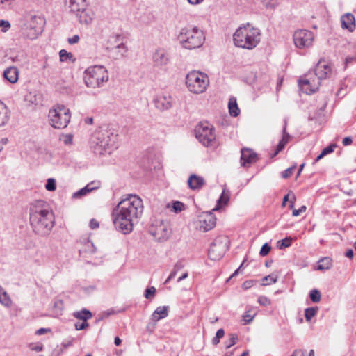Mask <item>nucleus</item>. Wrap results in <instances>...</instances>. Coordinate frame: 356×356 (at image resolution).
Returning <instances> with one entry per match:
<instances>
[{
  "label": "nucleus",
  "instance_id": "51",
  "mask_svg": "<svg viewBox=\"0 0 356 356\" xmlns=\"http://www.w3.org/2000/svg\"><path fill=\"white\" fill-rule=\"evenodd\" d=\"M74 325L76 330H82L88 326V323L86 321H83L82 323H76Z\"/></svg>",
  "mask_w": 356,
  "mask_h": 356
},
{
  "label": "nucleus",
  "instance_id": "35",
  "mask_svg": "<svg viewBox=\"0 0 356 356\" xmlns=\"http://www.w3.org/2000/svg\"><path fill=\"white\" fill-rule=\"evenodd\" d=\"M96 251V248L94 245V244L89 240H88L85 245L84 248L82 250H79L80 254L83 252H89V253H94Z\"/></svg>",
  "mask_w": 356,
  "mask_h": 356
},
{
  "label": "nucleus",
  "instance_id": "48",
  "mask_svg": "<svg viewBox=\"0 0 356 356\" xmlns=\"http://www.w3.org/2000/svg\"><path fill=\"white\" fill-rule=\"evenodd\" d=\"M337 145L335 144H331L329 146L326 147L322 150L323 155H327L334 152Z\"/></svg>",
  "mask_w": 356,
  "mask_h": 356
},
{
  "label": "nucleus",
  "instance_id": "36",
  "mask_svg": "<svg viewBox=\"0 0 356 356\" xmlns=\"http://www.w3.org/2000/svg\"><path fill=\"white\" fill-rule=\"evenodd\" d=\"M228 109L229 111H240L238 107L236 97H232L229 98L228 102Z\"/></svg>",
  "mask_w": 356,
  "mask_h": 356
},
{
  "label": "nucleus",
  "instance_id": "5",
  "mask_svg": "<svg viewBox=\"0 0 356 356\" xmlns=\"http://www.w3.org/2000/svg\"><path fill=\"white\" fill-rule=\"evenodd\" d=\"M235 46L239 48L252 50L260 42L261 31L250 24L238 27L233 35Z\"/></svg>",
  "mask_w": 356,
  "mask_h": 356
},
{
  "label": "nucleus",
  "instance_id": "43",
  "mask_svg": "<svg viewBox=\"0 0 356 356\" xmlns=\"http://www.w3.org/2000/svg\"><path fill=\"white\" fill-rule=\"evenodd\" d=\"M279 248L283 249L284 248L289 247L291 245V238H285L279 242Z\"/></svg>",
  "mask_w": 356,
  "mask_h": 356
},
{
  "label": "nucleus",
  "instance_id": "61",
  "mask_svg": "<svg viewBox=\"0 0 356 356\" xmlns=\"http://www.w3.org/2000/svg\"><path fill=\"white\" fill-rule=\"evenodd\" d=\"M72 141V137L70 135H67L65 136V139L63 140L65 145L71 144Z\"/></svg>",
  "mask_w": 356,
  "mask_h": 356
},
{
  "label": "nucleus",
  "instance_id": "2",
  "mask_svg": "<svg viewBox=\"0 0 356 356\" xmlns=\"http://www.w3.org/2000/svg\"><path fill=\"white\" fill-rule=\"evenodd\" d=\"M29 219L33 232L41 236L49 235L54 225V215L42 200L31 204Z\"/></svg>",
  "mask_w": 356,
  "mask_h": 356
},
{
  "label": "nucleus",
  "instance_id": "30",
  "mask_svg": "<svg viewBox=\"0 0 356 356\" xmlns=\"http://www.w3.org/2000/svg\"><path fill=\"white\" fill-rule=\"evenodd\" d=\"M73 316L76 318L82 320L83 321H87V320L91 318L92 316V313L86 309H83L81 311L74 312L73 313Z\"/></svg>",
  "mask_w": 356,
  "mask_h": 356
},
{
  "label": "nucleus",
  "instance_id": "6",
  "mask_svg": "<svg viewBox=\"0 0 356 356\" xmlns=\"http://www.w3.org/2000/svg\"><path fill=\"white\" fill-rule=\"evenodd\" d=\"M178 40L184 48L194 49L202 46L205 37L203 31L197 27L188 26L181 29Z\"/></svg>",
  "mask_w": 356,
  "mask_h": 356
},
{
  "label": "nucleus",
  "instance_id": "23",
  "mask_svg": "<svg viewBox=\"0 0 356 356\" xmlns=\"http://www.w3.org/2000/svg\"><path fill=\"white\" fill-rule=\"evenodd\" d=\"M110 52L113 54V58L114 59H118L126 55L127 52V47L124 43H120V44L111 48L110 49Z\"/></svg>",
  "mask_w": 356,
  "mask_h": 356
},
{
  "label": "nucleus",
  "instance_id": "55",
  "mask_svg": "<svg viewBox=\"0 0 356 356\" xmlns=\"http://www.w3.org/2000/svg\"><path fill=\"white\" fill-rule=\"evenodd\" d=\"M63 110H65V105H63V104H56L49 111L56 112V111H62Z\"/></svg>",
  "mask_w": 356,
  "mask_h": 356
},
{
  "label": "nucleus",
  "instance_id": "58",
  "mask_svg": "<svg viewBox=\"0 0 356 356\" xmlns=\"http://www.w3.org/2000/svg\"><path fill=\"white\" fill-rule=\"evenodd\" d=\"M353 143L351 137H346L343 139L342 143L344 146L350 145Z\"/></svg>",
  "mask_w": 356,
  "mask_h": 356
},
{
  "label": "nucleus",
  "instance_id": "25",
  "mask_svg": "<svg viewBox=\"0 0 356 356\" xmlns=\"http://www.w3.org/2000/svg\"><path fill=\"white\" fill-rule=\"evenodd\" d=\"M0 303L7 308L11 307L13 305L10 296L1 286H0Z\"/></svg>",
  "mask_w": 356,
  "mask_h": 356
},
{
  "label": "nucleus",
  "instance_id": "49",
  "mask_svg": "<svg viewBox=\"0 0 356 356\" xmlns=\"http://www.w3.org/2000/svg\"><path fill=\"white\" fill-rule=\"evenodd\" d=\"M295 168V166L291 167L283 171L282 173V177L284 179L289 177L292 175Z\"/></svg>",
  "mask_w": 356,
  "mask_h": 356
},
{
  "label": "nucleus",
  "instance_id": "11",
  "mask_svg": "<svg viewBox=\"0 0 356 356\" xmlns=\"http://www.w3.org/2000/svg\"><path fill=\"white\" fill-rule=\"evenodd\" d=\"M149 232L158 241H165L168 239L171 230L167 222L161 220H155L151 225Z\"/></svg>",
  "mask_w": 356,
  "mask_h": 356
},
{
  "label": "nucleus",
  "instance_id": "39",
  "mask_svg": "<svg viewBox=\"0 0 356 356\" xmlns=\"http://www.w3.org/2000/svg\"><path fill=\"white\" fill-rule=\"evenodd\" d=\"M60 60L62 62L67 60V58L71 59L73 57L72 54L68 53L66 50L62 49L59 52Z\"/></svg>",
  "mask_w": 356,
  "mask_h": 356
},
{
  "label": "nucleus",
  "instance_id": "9",
  "mask_svg": "<svg viewBox=\"0 0 356 356\" xmlns=\"http://www.w3.org/2000/svg\"><path fill=\"white\" fill-rule=\"evenodd\" d=\"M195 135L197 140L205 147L215 145L216 134L213 127L208 122H200L195 129Z\"/></svg>",
  "mask_w": 356,
  "mask_h": 356
},
{
  "label": "nucleus",
  "instance_id": "27",
  "mask_svg": "<svg viewBox=\"0 0 356 356\" xmlns=\"http://www.w3.org/2000/svg\"><path fill=\"white\" fill-rule=\"evenodd\" d=\"M257 310L256 309H254L252 307H250V309H247L244 314L242 316L243 321H244V325H247L250 323L255 316L257 315Z\"/></svg>",
  "mask_w": 356,
  "mask_h": 356
},
{
  "label": "nucleus",
  "instance_id": "8",
  "mask_svg": "<svg viewBox=\"0 0 356 356\" xmlns=\"http://www.w3.org/2000/svg\"><path fill=\"white\" fill-rule=\"evenodd\" d=\"M186 85L190 92L194 94H202L209 86V79L207 74L193 70L186 76Z\"/></svg>",
  "mask_w": 356,
  "mask_h": 356
},
{
  "label": "nucleus",
  "instance_id": "53",
  "mask_svg": "<svg viewBox=\"0 0 356 356\" xmlns=\"http://www.w3.org/2000/svg\"><path fill=\"white\" fill-rule=\"evenodd\" d=\"M306 207L305 206H302L300 209H293V213H292V215L293 216H299L301 213H303L306 211Z\"/></svg>",
  "mask_w": 356,
  "mask_h": 356
},
{
  "label": "nucleus",
  "instance_id": "29",
  "mask_svg": "<svg viewBox=\"0 0 356 356\" xmlns=\"http://www.w3.org/2000/svg\"><path fill=\"white\" fill-rule=\"evenodd\" d=\"M76 15L81 24H90L93 19L92 13H89L86 10L81 11V13H77Z\"/></svg>",
  "mask_w": 356,
  "mask_h": 356
},
{
  "label": "nucleus",
  "instance_id": "17",
  "mask_svg": "<svg viewBox=\"0 0 356 356\" xmlns=\"http://www.w3.org/2000/svg\"><path fill=\"white\" fill-rule=\"evenodd\" d=\"M202 218L200 225L201 230L207 232L215 227L216 218L211 212L205 213Z\"/></svg>",
  "mask_w": 356,
  "mask_h": 356
},
{
  "label": "nucleus",
  "instance_id": "28",
  "mask_svg": "<svg viewBox=\"0 0 356 356\" xmlns=\"http://www.w3.org/2000/svg\"><path fill=\"white\" fill-rule=\"evenodd\" d=\"M92 183L87 184L85 187L81 188L78 191L75 192L72 195V197L74 199L80 198L92 191L97 187L92 186Z\"/></svg>",
  "mask_w": 356,
  "mask_h": 356
},
{
  "label": "nucleus",
  "instance_id": "7",
  "mask_svg": "<svg viewBox=\"0 0 356 356\" xmlns=\"http://www.w3.org/2000/svg\"><path fill=\"white\" fill-rule=\"evenodd\" d=\"M83 79L88 87L99 88L108 81V73L103 65L90 66L85 70Z\"/></svg>",
  "mask_w": 356,
  "mask_h": 356
},
{
  "label": "nucleus",
  "instance_id": "42",
  "mask_svg": "<svg viewBox=\"0 0 356 356\" xmlns=\"http://www.w3.org/2000/svg\"><path fill=\"white\" fill-rule=\"evenodd\" d=\"M271 250V247L268 245V243H264L259 252V254L262 257L266 256L268 254Z\"/></svg>",
  "mask_w": 356,
  "mask_h": 356
},
{
  "label": "nucleus",
  "instance_id": "54",
  "mask_svg": "<svg viewBox=\"0 0 356 356\" xmlns=\"http://www.w3.org/2000/svg\"><path fill=\"white\" fill-rule=\"evenodd\" d=\"M51 332V330L50 328H40L35 331V334L36 335H42Z\"/></svg>",
  "mask_w": 356,
  "mask_h": 356
},
{
  "label": "nucleus",
  "instance_id": "47",
  "mask_svg": "<svg viewBox=\"0 0 356 356\" xmlns=\"http://www.w3.org/2000/svg\"><path fill=\"white\" fill-rule=\"evenodd\" d=\"M277 279L276 277H275L273 275H269L265 276L263 278V281H266L267 282V283H264L263 284L264 285H266V284H270L275 283L277 282Z\"/></svg>",
  "mask_w": 356,
  "mask_h": 356
},
{
  "label": "nucleus",
  "instance_id": "22",
  "mask_svg": "<svg viewBox=\"0 0 356 356\" xmlns=\"http://www.w3.org/2000/svg\"><path fill=\"white\" fill-rule=\"evenodd\" d=\"M19 71L15 67H9L4 70L3 76L11 83H15L18 80Z\"/></svg>",
  "mask_w": 356,
  "mask_h": 356
},
{
  "label": "nucleus",
  "instance_id": "60",
  "mask_svg": "<svg viewBox=\"0 0 356 356\" xmlns=\"http://www.w3.org/2000/svg\"><path fill=\"white\" fill-rule=\"evenodd\" d=\"M224 334H225L224 330L223 329H219L216 332V337L217 338H218L219 339H220L221 338H222L224 337Z\"/></svg>",
  "mask_w": 356,
  "mask_h": 356
},
{
  "label": "nucleus",
  "instance_id": "18",
  "mask_svg": "<svg viewBox=\"0 0 356 356\" xmlns=\"http://www.w3.org/2000/svg\"><path fill=\"white\" fill-rule=\"evenodd\" d=\"M153 104L156 109L164 111L171 108V98L170 97L158 96L154 99Z\"/></svg>",
  "mask_w": 356,
  "mask_h": 356
},
{
  "label": "nucleus",
  "instance_id": "57",
  "mask_svg": "<svg viewBox=\"0 0 356 356\" xmlns=\"http://www.w3.org/2000/svg\"><path fill=\"white\" fill-rule=\"evenodd\" d=\"M90 227L92 229H96L99 227V222L95 219H92L90 221Z\"/></svg>",
  "mask_w": 356,
  "mask_h": 356
},
{
  "label": "nucleus",
  "instance_id": "63",
  "mask_svg": "<svg viewBox=\"0 0 356 356\" xmlns=\"http://www.w3.org/2000/svg\"><path fill=\"white\" fill-rule=\"evenodd\" d=\"M252 286V281H245L243 282L242 287L244 289H248Z\"/></svg>",
  "mask_w": 356,
  "mask_h": 356
},
{
  "label": "nucleus",
  "instance_id": "33",
  "mask_svg": "<svg viewBox=\"0 0 356 356\" xmlns=\"http://www.w3.org/2000/svg\"><path fill=\"white\" fill-rule=\"evenodd\" d=\"M229 200V192L226 190H223L218 201V204L220 207L225 206L227 204Z\"/></svg>",
  "mask_w": 356,
  "mask_h": 356
},
{
  "label": "nucleus",
  "instance_id": "40",
  "mask_svg": "<svg viewBox=\"0 0 356 356\" xmlns=\"http://www.w3.org/2000/svg\"><path fill=\"white\" fill-rule=\"evenodd\" d=\"M237 340H238V335L236 334H231L229 341L226 342V344H225L226 348H229L232 346L236 344Z\"/></svg>",
  "mask_w": 356,
  "mask_h": 356
},
{
  "label": "nucleus",
  "instance_id": "4",
  "mask_svg": "<svg viewBox=\"0 0 356 356\" xmlns=\"http://www.w3.org/2000/svg\"><path fill=\"white\" fill-rule=\"evenodd\" d=\"M118 137V133L115 129L108 127H99L90 137V147L96 154H111L115 148Z\"/></svg>",
  "mask_w": 356,
  "mask_h": 356
},
{
  "label": "nucleus",
  "instance_id": "10",
  "mask_svg": "<svg viewBox=\"0 0 356 356\" xmlns=\"http://www.w3.org/2000/svg\"><path fill=\"white\" fill-rule=\"evenodd\" d=\"M229 240L226 236H218L211 243L209 257L211 260H220L228 249Z\"/></svg>",
  "mask_w": 356,
  "mask_h": 356
},
{
  "label": "nucleus",
  "instance_id": "34",
  "mask_svg": "<svg viewBox=\"0 0 356 356\" xmlns=\"http://www.w3.org/2000/svg\"><path fill=\"white\" fill-rule=\"evenodd\" d=\"M310 300L315 303L319 302L321 299V292L318 289H312L309 292Z\"/></svg>",
  "mask_w": 356,
  "mask_h": 356
},
{
  "label": "nucleus",
  "instance_id": "64",
  "mask_svg": "<svg viewBox=\"0 0 356 356\" xmlns=\"http://www.w3.org/2000/svg\"><path fill=\"white\" fill-rule=\"evenodd\" d=\"M84 122L86 124H92L93 123V118L87 117L85 118Z\"/></svg>",
  "mask_w": 356,
  "mask_h": 356
},
{
  "label": "nucleus",
  "instance_id": "44",
  "mask_svg": "<svg viewBox=\"0 0 356 356\" xmlns=\"http://www.w3.org/2000/svg\"><path fill=\"white\" fill-rule=\"evenodd\" d=\"M28 346L31 350L35 351V352H40L43 350V345L40 343H31L29 344Z\"/></svg>",
  "mask_w": 356,
  "mask_h": 356
},
{
  "label": "nucleus",
  "instance_id": "32",
  "mask_svg": "<svg viewBox=\"0 0 356 356\" xmlns=\"http://www.w3.org/2000/svg\"><path fill=\"white\" fill-rule=\"evenodd\" d=\"M318 311V307H308L305 309V317L307 322H309L311 319L317 314Z\"/></svg>",
  "mask_w": 356,
  "mask_h": 356
},
{
  "label": "nucleus",
  "instance_id": "20",
  "mask_svg": "<svg viewBox=\"0 0 356 356\" xmlns=\"http://www.w3.org/2000/svg\"><path fill=\"white\" fill-rule=\"evenodd\" d=\"M204 184V180L202 177L191 175L188 179V185L191 189H200Z\"/></svg>",
  "mask_w": 356,
  "mask_h": 356
},
{
  "label": "nucleus",
  "instance_id": "19",
  "mask_svg": "<svg viewBox=\"0 0 356 356\" xmlns=\"http://www.w3.org/2000/svg\"><path fill=\"white\" fill-rule=\"evenodd\" d=\"M341 27L353 32L355 29V19L353 14L346 13L341 17Z\"/></svg>",
  "mask_w": 356,
  "mask_h": 356
},
{
  "label": "nucleus",
  "instance_id": "13",
  "mask_svg": "<svg viewBox=\"0 0 356 356\" xmlns=\"http://www.w3.org/2000/svg\"><path fill=\"white\" fill-rule=\"evenodd\" d=\"M43 19L37 15H31L28 22L29 31L26 37L30 40H34L42 33L43 27Z\"/></svg>",
  "mask_w": 356,
  "mask_h": 356
},
{
  "label": "nucleus",
  "instance_id": "21",
  "mask_svg": "<svg viewBox=\"0 0 356 356\" xmlns=\"http://www.w3.org/2000/svg\"><path fill=\"white\" fill-rule=\"evenodd\" d=\"M169 311L168 306L158 307L152 314V320L153 321H159L168 316Z\"/></svg>",
  "mask_w": 356,
  "mask_h": 356
},
{
  "label": "nucleus",
  "instance_id": "15",
  "mask_svg": "<svg viewBox=\"0 0 356 356\" xmlns=\"http://www.w3.org/2000/svg\"><path fill=\"white\" fill-rule=\"evenodd\" d=\"M170 60L168 52L163 48L156 49L152 54V62L155 67H163L170 63Z\"/></svg>",
  "mask_w": 356,
  "mask_h": 356
},
{
  "label": "nucleus",
  "instance_id": "12",
  "mask_svg": "<svg viewBox=\"0 0 356 356\" xmlns=\"http://www.w3.org/2000/svg\"><path fill=\"white\" fill-rule=\"evenodd\" d=\"M314 40V34L307 30H298L293 33V42L299 49L308 48L312 46Z\"/></svg>",
  "mask_w": 356,
  "mask_h": 356
},
{
  "label": "nucleus",
  "instance_id": "41",
  "mask_svg": "<svg viewBox=\"0 0 356 356\" xmlns=\"http://www.w3.org/2000/svg\"><path fill=\"white\" fill-rule=\"evenodd\" d=\"M184 209V204L179 202V201H175L172 204V210L176 212L179 213L181 212Z\"/></svg>",
  "mask_w": 356,
  "mask_h": 356
},
{
  "label": "nucleus",
  "instance_id": "3",
  "mask_svg": "<svg viewBox=\"0 0 356 356\" xmlns=\"http://www.w3.org/2000/svg\"><path fill=\"white\" fill-rule=\"evenodd\" d=\"M332 73V65L323 58L319 60L314 69V72H308L298 80L300 90L307 95L316 92L321 81L329 78Z\"/></svg>",
  "mask_w": 356,
  "mask_h": 356
},
{
  "label": "nucleus",
  "instance_id": "1",
  "mask_svg": "<svg viewBox=\"0 0 356 356\" xmlns=\"http://www.w3.org/2000/svg\"><path fill=\"white\" fill-rule=\"evenodd\" d=\"M143 212L142 200L136 195H128L113 211L115 227L124 234H129L133 230L134 222L140 218Z\"/></svg>",
  "mask_w": 356,
  "mask_h": 356
},
{
  "label": "nucleus",
  "instance_id": "56",
  "mask_svg": "<svg viewBox=\"0 0 356 356\" xmlns=\"http://www.w3.org/2000/svg\"><path fill=\"white\" fill-rule=\"evenodd\" d=\"M79 41V36L78 35H74L72 38H68V42L70 44H76Z\"/></svg>",
  "mask_w": 356,
  "mask_h": 356
},
{
  "label": "nucleus",
  "instance_id": "31",
  "mask_svg": "<svg viewBox=\"0 0 356 356\" xmlns=\"http://www.w3.org/2000/svg\"><path fill=\"white\" fill-rule=\"evenodd\" d=\"M332 266V259L330 257H326L318 261L317 270H329Z\"/></svg>",
  "mask_w": 356,
  "mask_h": 356
},
{
  "label": "nucleus",
  "instance_id": "14",
  "mask_svg": "<svg viewBox=\"0 0 356 356\" xmlns=\"http://www.w3.org/2000/svg\"><path fill=\"white\" fill-rule=\"evenodd\" d=\"M50 124L56 129H63L67 127L70 120V113H49Z\"/></svg>",
  "mask_w": 356,
  "mask_h": 356
},
{
  "label": "nucleus",
  "instance_id": "45",
  "mask_svg": "<svg viewBox=\"0 0 356 356\" xmlns=\"http://www.w3.org/2000/svg\"><path fill=\"white\" fill-rule=\"evenodd\" d=\"M155 293H156L155 287L151 286V287L147 288L145 291V297L147 299H150L152 297H154Z\"/></svg>",
  "mask_w": 356,
  "mask_h": 356
},
{
  "label": "nucleus",
  "instance_id": "26",
  "mask_svg": "<svg viewBox=\"0 0 356 356\" xmlns=\"http://www.w3.org/2000/svg\"><path fill=\"white\" fill-rule=\"evenodd\" d=\"M290 138L291 136L288 133L286 132V127H284L283 129L282 138L277 145L274 156L277 155L280 152H281L284 149V146L289 141Z\"/></svg>",
  "mask_w": 356,
  "mask_h": 356
},
{
  "label": "nucleus",
  "instance_id": "52",
  "mask_svg": "<svg viewBox=\"0 0 356 356\" xmlns=\"http://www.w3.org/2000/svg\"><path fill=\"white\" fill-rule=\"evenodd\" d=\"M184 267V264L183 262V261H178L175 265H174V267H173V269L175 270V271H179L181 270Z\"/></svg>",
  "mask_w": 356,
  "mask_h": 356
},
{
  "label": "nucleus",
  "instance_id": "16",
  "mask_svg": "<svg viewBox=\"0 0 356 356\" xmlns=\"http://www.w3.org/2000/svg\"><path fill=\"white\" fill-rule=\"evenodd\" d=\"M241 154V165L243 167L249 166L257 160V154L250 148H242Z\"/></svg>",
  "mask_w": 356,
  "mask_h": 356
},
{
  "label": "nucleus",
  "instance_id": "62",
  "mask_svg": "<svg viewBox=\"0 0 356 356\" xmlns=\"http://www.w3.org/2000/svg\"><path fill=\"white\" fill-rule=\"evenodd\" d=\"M291 356H305V353L302 350H296Z\"/></svg>",
  "mask_w": 356,
  "mask_h": 356
},
{
  "label": "nucleus",
  "instance_id": "24",
  "mask_svg": "<svg viewBox=\"0 0 356 356\" xmlns=\"http://www.w3.org/2000/svg\"><path fill=\"white\" fill-rule=\"evenodd\" d=\"M86 6L85 0H70L69 7L70 10L76 14L86 10Z\"/></svg>",
  "mask_w": 356,
  "mask_h": 356
},
{
  "label": "nucleus",
  "instance_id": "50",
  "mask_svg": "<svg viewBox=\"0 0 356 356\" xmlns=\"http://www.w3.org/2000/svg\"><path fill=\"white\" fill-rule=\"evenodd\" d=\"M7 113H0V127L3 126L8 120Z\"/></svg>",
  "mask_w": 356,
  "mask_h": 356
},
{
  "label": "nucleus",
  "instance_id": "38",
  "mask_svg": "<svg viewBox=\"0 0 356 356\" xmlns=\"http://www.w3.org/2000/svg\"><path fill=\"white\" fill-rule=\"evenodd\" d=\"M257 302L260 305L264 307L269 306L271 304L270 299L265 296H259Z\"/></svg>",
  "mask_w": 356,
  "mask_h": 356
},
{
  "label": "nucleus",
  "instance_id": "46",
  "mask_svg": "<svg viewBox=\"0 0 356 356\" xmlns=\"http://www.w3.org/2000/svg\"><path fill=\"white\" fill-rule=\"evenodd\" d=\"M0 28L3 33L7 32L10 28V24L8 20H0Z\"/></svg>",
  "mask_w": 356,
  "mask_h": 356
},
{
  "label": "nucleus",
  "instance_id": "37",
  "mask_svg": "<svg viewBox=\"0 0 356 356\" xmlns=\"http://www.w3.org/2000/svg\"><path fill=\"white\" fill-rule=\"evenodd\" d=\"M45 188L49 191H54L56 188V180L54 178H49L47 179Z\"/></svg>",
  "mask_w": 356,
  "mask_h": 356
},
{
  "label": "nucleus",
  "instance_id": "59",
  "mask_svg": "<svg viewBox=\"0 0 356 356\" xmlns=\"http://www.w3.org/2000/svg\"><path fill=\"white\" fill-rule=\"evenodd\" d=\"M177 271H175L174 269H172V272L170 273V275L165 280V283L170 282L171 280H172L177 275Z\"/></svg>",
  "mask_w": 356,
  "mask_h": 356
}]
</instances>
